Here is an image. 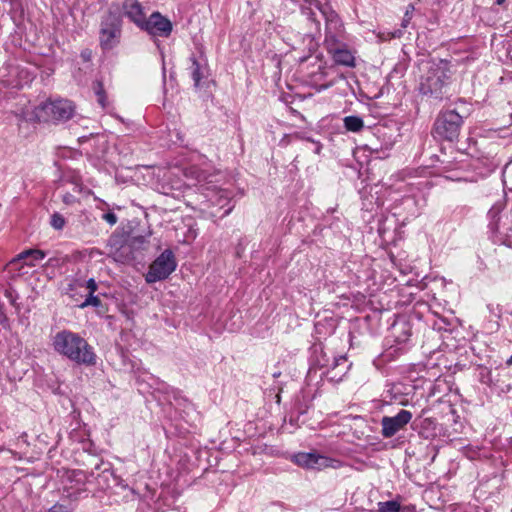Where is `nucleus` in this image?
I'll list each match as a JSON object with an SVG mask.
<instances>
[{"label": "nucleus", "instance_id": "obj_1", "mask_svg": "<svg viewBox=\"0 0 512 512\" xmlns=\"http://www.w3.org/2000/svg\"><path fill=\"white\" fill-rule=\"evenodd\" d=\"M309 5L300 4L301 13L310 25L311 33L320 32V21L316 18L314 8L319 11L326 23L325 45L327 49H334L335 45H341L344 40V26L339 16L327 4H321L319 0H303Z\"/></svg>", "mask_w": 512, "mask_h": 512}, {"label": "nucleus", "instance_id": "obj_2", "mask_svg": "<svg viewBox=\"0 0 512 512\" xmlns=\"http://www.w3.org/2000/svg\"><path fill=\"white\" fill-rule=\"evenodd\" d=\"M51 345L57 354L78 365L96 364L97 356L94 348L78 333L61 330L52 336Z\"/></svg>", "mask_w": 512, "mask_h": 512}, {"label": "nucleus", "instance_id": "obj_3", "mask_svg": "<svg viewBox=\"0 0 512 512\" xmlns=\"http://www.w3.org/2000/svg\"><path fill=\"white\" fill-rule=\"evenodd\" d=\"M151 231L138 233L134 229L114 233L108 242L109 254L116 262L130 264L135 261L138 254L148 247Z\"/></svg>", "mask_w": 512, "mask_h": 512}, {"label": "nucleus", "instance_id": "obj_4", "mask_svg": "<svg viewBox=\"0 0 512 512\" xmlns=\"http://www.w3.org/2000/svg\"><path fill=\"white\" fill-rule=\"evenodd\" d=\"M452 66L447 60L431 61L420 78L419 91L422 95L441 100L451 82Z\"/></svg>", "mask_w": 512, "mask_h": 512}, {"label": "nucleus", "instance_id": "obj_5", "mask_svg": "<svg viewBox=\"0 0 512 512\" xmlns=\"http://www.w3.org/2000/svg\"><path fill=\"white\" fill-rule=\"evenodd\" d=\"M73 113L74 106L68 100L46 101L35 107L32 115H26L25 119L38 122L67 121Z\"/></svg>", "mask_w": 512, "mask_h": 512}, {"label": "nucleus", "instance_id": "obj_6", "mask_svg": "<svg viewBox=\"0 0 512 512\" xmlns=\"http://www.w3.org/2000/svg\"><path fill=\"white\" fill-rule=\"evenodd\" d=\"M463 125V118L455 110L440 112L434 122L433 132L435 137L454 141L460 134Z\"/></svg>", "mask_w": 512, "mask_h": 512}, {"label": "nucleus", "instance_id": "obj_7", "mask_svg": "<svg viewBox=\"0 0 512 512\" xmlns=\"http://www.w3.org/2000/svg\"><path fill=\"white\" fill-rule=\"evenodd\" d=\"M177 268L176 257L172 250H164L149 266L145 274L148 284L167 279Z\"/></svg>", "mask_w": 512, "mask_h": 512}, {"label": "nucleus", "instance_id": "obj_8", "mask_svg": "<svg viewBox=\"0 0 512 512\" xmlns=\"http://www.w3.org/2000/svg\"><path fill=\"white\" fill-rule=\"evenodd\" d=\"M292 461L304 469L322 470L325 468L338 469L343 463L334 458H330L315 452H299L292 456Z\"/></svg>", "mask_w": 512, "mask_h": 512}, {"label": "nucleus", "instance_id": "obj_9", "mask_svg": "<svg viewBox=\"0 0 512 512\" xmlns=\"http://www.w3.org/2000/svg\"><path fill=\"white\" fill-rule=\"evenodd\" d=\"M121 35V19L114 13H109L101 22L100 44L103 49H111Z\"/></svg>", "mask_w": 512, "mask_h": 512}, {"label": "nucleus", "instance_id": "obj_10", "mask_svg": "<svg viewBox=\"0 0 512 512\" xmlns=\"http://www.w3.org/2000/svg\"><path fill=\"white\" fill-rule=\"evenodd\" d=\"M412 419L408 410H400L395 416H384L381 419V434L384 438H391L402 430Z\"/></svg>", "mask_w": 512, "mask_h": 512}, {"label": "nucleus", "instance_id": "obj_11", "mask_svg": "<svg viewBox=\"0 0 512 512\" xmlns=\"http://www.w3.org/2000/svg\"><path fill=\"white\" fill-rule=\"evenodd\" d=\"M140 29L152 36L168 37L172 32L173 26L168 18L162 16L159 12H153L148 19H145Z\"/></svg>", "mask_w": 512, "mask_h": 512}, {"label": "nucleus", "instance_id": "obj_12", "mask_svg": "<svg viewBox=\"0 0 512 512\" xmlns=\"http://www.w3.org/2000/svg\"><path fill=\"white\" fill-rule=\"evenodd\" d=\"M86 475L82 470L68 471L65 476L63 491L71 499H77L84 492Z\"/></svg>", "mask_w": 512, "mask_h": 512}, {"label": "nucleus", "instance_id": "obj_13", "mask_svg": "<svg viewBox=\"0 0 512 512\" xmlns=\"http://www.w3.org/2000/svg\"><path fill=\"white\" fill-rule=\"evenodd\" d=\"M123 13L137 27L141 28L146 19L144 8L138 0H124Z\"/></svg>", "mask_w": 512, "mask_h": 512}, {"label": "nucleus", "instance_id": "obj_14", "mask_svg": "<svg viewBox=\"0 0 512 512\" xmlns=\"http://www.w3.org/2000/svg\"><path fill=\"white\" fill-rule=\"evenodd\" d=\"M44 258L45 253L42 250L29 249L18 254L17 257L10 261L9 266L14 267L20 261H23L25 265L33 267Z\"/></svg>", "mask_w": 512, "mask_h": 512}, {"label": "nucleus", "instance_id": "obj_15", "mask_svg": "<svg viewBox=\"0 0 512 512\" xmlns=\"http://www.w3.org/2000/svg\"><path fill=\"white\" fill-rule=\"evenodd\" d=\"M329 53L332 54L333 60L335 63L347 67H354L355 66V58L353 54L342 47L341 45H335L334 49H327Z\"/></svg>", "mask_w": 512, "mask_h": 512}, {"label": "nucleus", "instance_id": "obj_16", "mask_svg": "<svg viewBox=\"0 0 512 512\" xmlns=\"http://www.w3.org/2000/svg\"><path fill=\"white\" fill-rule=\"evenodd\" d=\"M492 237L494 242L512 248V226H495Z\"/></svg>", "mask_w": 512, "mask_h": 512}, {"label": "nucleus", "instance_id": "obj_17", "mask_svg": "<svg viewBox=\"0 0 512 512\" xmlns=\"http://www.w3.org/2000/svg\"><path fill=\"white\" fill-rule=\"evenodd\" d=\"M190 61V75L194 80V85L198 87L200 81L206 76L207 67L205 63L198 61L194 56L190 57Z\"/></svg>", "mask_w": 512, "mask_h": 512}, {"label": "nucleus", "instance_id": "obj_18", "mask_svg": "<svg viewBox=\"0 0 512 512\" xmlns=\"http://www.w3.org/2000/svg\"><path fill=\"white\" fill-rule=\"evenodd\" d=\"M344 127L349 132H360L364 128V121L361 117L351 115L343 119Z\"/></svg>", "mask_w": 512, "mask_h": 512}, {"label": "nucleus", "instance_id": "obj_19", "mask_svg": "<svg viewBox=\"0 0 512 512\" xmlns=\"http://www.w3.org/2000/svg\"><path fill=\"white\" fill-rule=\"evenodd\" d=\"M378 512H400L401 504L397 500L379 502L377 504Z\"/></svg>", "mask_w": 512, "mask_h": 512}, {"label": "nucleus", "instance_id": "obj_20", "mask_svg": "<svg viewBox=\"0 0 512 512\" xmlns=\"http://www.w3.org/2000/svg\"><path fill=\"white\" fill-rule=\"evenodd\" d=\"M504 208V202H496L488 211V217L492 224H497L500 221V214Z\"/></svg>", "mask_w": 512, "mask_h": 512}, {"label": "nucleus", "instance_id": "obj_21", "mask_svg": "<svg viewBox=\"0 0 512 512\" xmlns=\"http://www.w3.org/2000/svg\"><path fill=\"white\" fill-rule=\"evenodd\" d=\"M403 36V30L402 29H396L394 31H379L377 33V38L380 42L389 41L394 38H401Z\"/></svg>", "mask_w": 512, "mask_h": 512}, {"label": "nucleus", "instance_id": "obj_22", "mask_svg": "<svg viewBox=\"0 0 512 512\" xmlns=\"http://www.w3.org/2000/svg\"><path fill=\"white\" fill-rule=\"evenodd\" d=\"M93 90L97 96V102L102 106V108H105L106 107V94H105L103 83L101 81H95L93 83Z\"/></svg>", "mask_w": 512, "mask_h": 512}, {"label": "nucleus", "instance_id": "obj_23", "mask_svg": "<svg viewBox=\"0 0 512 512\" xmlns=\"http://www.w3.org/2000/svg\"><path fill=\"white\" fill-rule=\"evenodd\" d=\"M502 177H503L504 185L508 189L512 190V165L505 166L503 173H502Z\"/></svg>", "mask_w": 512, "mask_h": 512}, {"label": "nucleus", "instance_id": "obj_24", "mask_svg": "<svg viewBox=\"0 0 512 512\" xmlns=\"http://www.w3.org/2000/svg\"><path fill=\"white\" fill-rule=\"evenodd\" d=\"M101 301L97 296H93V294H89V296L86 298V300L80 305V307H87V306H100Z\"/></svg>", "mask_w": 512, "mask_h": 512}, {"label": "nucleus", "instance_id": "obj_25", "mask_svg": "<svg viewBox=\"0 0 512 512\" xmlns=\"http://www.w3.org/2000/svg\"><path fill=\"white\" fill-rule=\"evenodd\" d=\"M392 392L394 393V400L397 401L400 405L406 406L408 405V399L406 397H398L397 394L400 393V387L398 385H394L392 387Z\"/></svg>", "mask_w": 512, "mask_h": 512}, {"label": "nucleus", "instance_id": "obj_26", "mask_svg": "<svg viewBox=\"0 0 512 512\" xmlns=\"http://www.w3.org/2000/svg\"><path fill=\"white\" fill-rule=\"evenodd\" d=\"M101 219L108 222L109 224H115L118 220L117 216L115 215L114 212H106V213H103L102 216H101Z\"/></svg>", "mask_w": 512, "mask_h": 512}, {"label": "nucleus", "instance_id": "obj_27", "mask_svg": "<svg viewBox=\"0 0 512 512\" xmlns=\"http://www.w3.org/2000/svg\"><path fill=\"white\" fill-rule=\"evenodd\" d=\"M70 508L63 504H55L50 509L49 512H69Z\"/></svg>", "mask_w": 512, "mask_h": 512}, {"label": "nucleus", "instance_id": "obj_28", "mask_svg": "<svg viewBox=\"0 0 512 512\" xmlns=\"http://www.w3.org/2000/svg\"><path fill=\"white\" fill-rule=\"evenodd\" d=\"M86 287L89 290V294H93L97 290V283L91 278L86 282Z\"/></svg>", "mask_w": 512, "mask_h": 512}, {"label": "nucleus", "instance_id": "obj_29", "mask_svg": "<svg viewBox=\"0 0 512 512\" xmlns=\"http://www.w3.org/2000/svg\"><path fill=\"white\" fill-rule=\"evenodd\" d=\"M292 139H295L293 134H285L283 138L280 140V145L282 146H288Z\"/></svg>", "mask_w": 512, "mask_h": 512}, {"label": "nucleus", "instance_id": "obj_30", "mask_svg": "<svg viewBox=\"0 0 512 512\" xmlns=\"http://www.w3.org/2000/svg\"><path fill=\"white\" fill-rule=\"evenodd\" d=\"M64 222H65V220L60 214L55 213L52 216L51 224H64Z\"/></svg>", "mask_w": 512, "mask_h": 512}, {"label": "nucleus", "instance_id": "obj_31", "mask_svg": "<svg viewBox=\"0 0 512 512\" xmlns=\"http://www.w3.org/2000/svg\"><path fill=\"white\" fill-rule=\"evenodd\" d=\"M410 20H411L410 12L406 11L405 16L402 20V24H401L402 28H406L408 26V24L410 23Z\"/></svg>", "mask_w": 512, "mask_h": 512}, {"label": "nucleus", "instance_id": "obj_32", "mask_svg": "<svg viewBox=\"0 0 512 512\" xmlns=\"http://www.w3.org/2000/svg\"><path fill=\"white\" fill-rule=\"evenodd\" d=\"M293 136L295 139L305 140V141H309V142L313 141L312 138L305 136L303 133H300V132L294 133Z\"/></svg>", "mask_w": 512, "mask_h": 512}, {"label": "nucleus", "instance_id": "obj_33", "mask_svg": "<svg viewBox=\"0 0 512 512\" xmlns=\"http://www.w3.org/2000/svg\"><path fill=\"white\" fill-rule=\"evenodd\" d=\"M63 201L66 203V204H72L75 202V198L73 195L71 194H66L63 196Z\"/></svg>", "mask_w": 512, "mask_h": 512}, {"label": "nucleus", "instance_id": "obj_34", "mask_svg": "<svg viewBox=\"0 0 512 512\" xmlns=\"http://www.w3.org/2000/svg\"><path fill=\"white\" fill-rule=\"evenodd\" d=\"M312 143L315 145L314 153L320 154V152L322 150V144L319 141H315L314 139H313Z\"/></svg>", "mask_w": 512, "mask_h": 512}, {"label": "nucleus", "instance_id": "obj_35", "mask_svg": "<svg viewBox=\"0 0 512 512\" xmlns=\"http://www.w3.org/2000/svg\"><path fill=\"white\" fill-rule=\"evenodd\" d=\"M81 56L82 58L85 60V61H89L90 60V57H91V52L90 51H83L81 53Z\"/></svg>", "mask_w": 512, "mask_h": 512}, {"label": "nucleus", "instance_id": "obj_36", "mask_svg": "<svg viewBox=\"0 0 512 512\" xmlns=\"http://www.w3.org/2000/svg\"><path fill=\"white\" fill-rule=\"evenodd\" d=\"M506 365H507V366H512V355L510 356V358H509V359H507V361H506Z\"/></svg>", "mask_w": 512, "mask_h": 512}, {"label": "nucleus", "instance_id": "obj_37", "mask_svg": "<svg viewBox=\"0 0 512 512\" xmlns=\"http://www.w3.org/2000/svg\"><path fill=\"white\" fill-rule=\"evenodd\" d=\"M506 0H496L497 5H502Z\"/></svg>", "mask_w": 512, "mask_h": 512}, {"label": "nucleus", "instance_id": "obj_38", "mask_svg": "<svg viewBox=\"0 0 512 512\" xmlns=\"http://www.w3.org/2000/svg\"><path fill=\"white\" fill-rule=\"evenodd\" d=\"M339 360H342V361H344V362H345V361H346V358H345V357H340V358L337 360V362H338Z\"/></svg>", "mask_w": 512, "mask_h": 512}]
</instances>
